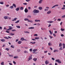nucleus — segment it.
<instances>
[{
  "instance_id": "61",
  "label": "nucleus",
  "mask_w": 65,
  "mask_h": 65,
  "mask_svg": "<svg viewBox=\"0 0 65 65\" xmlns=\"http://www.w3.org/2000/svg\"><path fill=\"white\" fill-rule=\"evenodd\" d=\"M19 41V39H17L15 41V42H18Z\"/></svg>"
},
{
  "instance_id": "39",
  "label": "nucleus",
  "mask_w": 65,
  "mask_h": 65,
  "mask_svg": "<svg viewBox=\"0 0 65 65\" xmlns=\"http://www.w3.org/2000/svg\"><path fill=\"white\" fill-rule=\"evenodd\" d=\"M24 5H27V4L26 3H24L23 4Z\"/></svg>"
},
{
  "instance_id": "19",
  "label": "nucleus",
  "mask_w": 65,
  "mask_h": 65,
  "mask_svg": "<svg viewBox=\"0 0 65 65\" xmlns=\"http://www.w3.org/2000/svg\"><path fill=\"white\" fill-rule=\"evenodd\" d=\"M63 49H64V48H65V44L64 43H63Z\"/></svg>"
},
{
  "instance_id": "15",
  "label": "nucleus",
  "mask_w": 65,
  "mask_h": 65,
  "mask_svg": "<svg viewBox=\"0 0 65 65\" xmlns=\"http://www.w3.org/2000/svg\"><path fill=\"white\" fill-rule=\"evenodd\" d=\"M28 22L29 23H32L33 22V21L32 20H29L28 21Z\"/></svg>"
},
{
  "instance_id": "1",
  "label": "nucleus",
  "mask_w": 65,
  "mask_h": 65,
  "mask_svg": "<svg viewBox=\"0 0 65 65\" xmlns=\"http://www.w3.org/2000/svg\"><path fill=\"white\" fill-rule=\"evenodd\" d=\"M39 11L38 10H36V9H35L34 11H33V12H34V15H36V14H35V13H39Z\"/></svg>"
},
{
  "instance_id": "28",
  "label": "nucleus",
  "mask_w": 65,
  "mask_h": 65,
  "mask_svg": "<svg viewBox=\"0 0 65 65\" xmlns=\"http://www.w3.org/2000/svg\"><path fill=\"white\" fill-rule=\"evenodd\" d=\"M13 6H14V7H15V8L16 7V5H15V4H13Z\"/></svg>"
},
{
  "instance_id": "25",
  "label": "nucleus",
  "mask_w": 65,
  "mask_h": 65,
  "mask_svg": "<svg viewBox=\"0 0 65 65\" xmlns=\"http://www.w3.org/2000/svg\"><path fill=\"white\" fill-rule=\"evenodd\" d=\"M27 17L28 18H31V16L30 15H28L27 16Z\"/></svg>"
},
{
  "instance_id": "8",
  "label": "nucleus",
  "mask_w": 65,
  "mask_h": 65,
  "mask_svg": "<svg viewBox=\"0 0 65 65\" xmlns=\"http://www.w3.org/2000/svg\"><path fill=\"white\" fill-rule=\"evenodd\" d=\"M45 64H48L49 63V62H48V61L47 60H46L45 62Z\"/></svg>"
},
{
  "instance_id": "10",
  "label": "nucleus",
  "mask_w": 65,
  "mask_h": 65,
  "mask_svg": "<svg viewBox=\"0 0 65 65\" xmlns=\"http://www.w3.org/2000/svg\"><path fill=\"white\" fill-rule=\"evenodd\" d=\"M9 34H10V35H11V36H12V35H14V34H12L11 32L9 33Z\"/></svg>"
},
{
  "instance_id": "14",
  "label": "nucleus",
  "mask_w": 65,
  "mask_h": 65,
  "mask_svg": "<svg viewBox=\"0 0 65 65\" xmlns=\"http://www.w3.org/2000/svg\"><path fill=\"white\" fill-rule=\"evenodd\" d=\"M24 21H28H28H29V19L26 18L24 19Z\"/></svg>"
},
{
  "instance_id": "37",
  "label": "nucleus",
  "mask_w": 65,
  "mask_h": 65,
  "mask_svg": "<svg viewBox=\"0 0 65 65\" xmlns=\"http://www.w3.org/2000/svg\"><path fill=\"white\" fill-rule=\"evenodd\" d=\"M44 10L45 11H48V9H44Z\"/></svg>"
},
{
  "instance_id": "50",
  "label": "nucleus",
  "mask_w": 65,
  "mask_h": 65,
  "mask_svg": "<svg viewBox=\"0 0 65 65\" xmlns=\"http://www.w3.org/2000/svg\"><path fill=\"white\" fill-rule=\"evenodd\" d=\"M3 64H4V62H3L1 63V65H4Z\"/></svg>"
},
{
  "instance_id": "58",
  "label": "nucleus",
  "mask_w": 65,
  "mask_h": 65,
  "mask_svg": "<svg viewBox=\"0 0 65 65\" xmlns=\"http://www.w3.org/2000/svg\"><path fill=\"white\" fill-rule=\"evenodd\" d=\"M59 50H62V47H60L59 49Z\"/></svg>"
},
{
  "instance_id": "6",
  "label": "nucleus",
  "mask_w": 65,
  "mask_h": 65,
  "mask_svg": "<svg viewBox=\"0 0 65 65\" xmlns=\"http://www.w3.org/2000/svg\"><path fill=\"white\" fill-rule=\"evenodd\" d=\"M47 23H49V24H51V23H53V22H54V21H47Z\"/></svg>"
},
{
  "instance_id": "30",
  "label": "nucleus",
  "mask_w": 65,
  "mask_h": 65,
  "mask_svg": "<svg viewBox=\"0 0 65 65\" xmlns=\"http://www.w3.org/2000/svg\"><path fill=\"white\" fill-rule=\"evenodd\" d=\"M9 57H13V55H9Z\"/></svg>"
},
{
  "instance_id": "41",
  "label": "nucleus",
  "mask_w": 65,
  "mask_h": 65,
  "mask_svg": "<svg viewBox=\"0 0 65 65\" xmlns=\"http://www.w3.org/2000/svg\"><path fill=\"white\" fill-rule=\"evenodd\" d=\"M61 18H65V15H64L63 16H62Z\"/></svg>"
},
{
  "instance_id": "55",
  "label": "nucleus",
  "mask_w": 65,
  "mask_h": 65,
  "mask_svg": "<svg viewBox=\"0 0 65 65\" xmlns=\"http://www.w3.org/2000/svg\"><path fill=\"white\" fill-rule=\"evenodd\" d=\"M52 60H53V61H54V60H55V58H52Z\"/></svg>"
},
{
  "instance_id": "7",
  "label": "nucleus",
  "mask_w": 65,
  "mask_h": 65,
  "mask_svg": "<svg viewBox=\"0 0 65 65\" xmlns=\"http://www.w3.org/2000/svg\"><path fill=\"white\" fill-rule=\"evenodd\" d=\"M51 13V11L49 10L47 12V14H50Z\"/></svg>"
},
{
  "instance_id": "64",
  "label": "nucleus",
  "mask_w": 65,
  "mask_h": 65,
  "mask_svg": "<svg viewBox=\"0 0 65 65\" xmlns=\"http://www.w3.org/2000/svg\"><path fill=\"white\" fill-rule=\"evenodd\" d=\"M9 65H12V63H9Z\"/></svg>"
},
{
  "instance_id": "44",
  "label": "nucleus",
  "mask_w": 65,
  "mask_h": 65,
  "mask_svg": "<svg viewBox=\"0 0 65 65\" xmlns=\"http://www.w3.org/2000/svg\"><path fill=\"white\" fill-rule=\"evenodd\" d=\"M11 47H12V48H14V46H13L12 45H11Z\"/></svg>"
},
{
  "instance_id": "59",
  "label": "nucleus",
  "mask_w": 65,
  "mask_h": 65,
  "mask_svg": "<svg viewBox=\"0 0 65 65\" xmlns=\"http://www.w3.org/2000/svg\"><path fill=\"white\" fill-rule=\"evenodd\" d=\"M55 5L54 6L52 7V8H55Z\"/></svg>"
},
{
  "instance_id": "48",
  "label": "nucleus",
  "mask_w": 65,
  "mask_h": 65,
  "mask_svg": "<svg viewBox=\"0 0 65 65\" xmlns=\"http://www.w3.org/2000/svg\"><path fill=\"white\" fill-rule=\"evenodd\" d=\"M53 36L55 37H56V35L55 34H53Z\"/></svg>"
},
{
  "instance_id": "24",
  "label": "nucleus",
  "mask_w": 65,
  "mask_h": 65,
  "mask_svg": "<svg viewBox=\"0 0 65 65\" xmlns=\"http://www.w3.org/2000/svg\"><path fill=\"white\" fill-rule=\"evenodd\" d=\"M24 40V38H22L21 39V41H23Z\"/></svg>"
},
{
  "instance_id": "53",
  "label": "nucleus",
  "mask_w": 65,
  "mask_h": 65,
  "mask_svg": "<svg viewBox=\"0 0 65 65\" xmlns=\"http://www.w3.org/2000/svg\"><path fill=\"white\" fill-rule=\"evenodd\" d=\"M34 36H38V35L37 34H35L34 35Z\"/></svg>"
},
{
  "instance_id": "23",
  "label": "nucleus",
  "mask_w": 65,
  "mask_h": 65,
  "mask_svg": "<svg viewBox=\"0 0 65 65\" xmlns=\"http://www.w3.org/2000/svg\"><path fill=\"white\" fill-rule=\"evenodd\" d=\"M29 29H34V27H29L28 28Z\"/></svg>"
},
{
  "instance_id": "45",
  "label": "nucleus",
  "mask_w": 65,
  "mask_h": 65,
  "mask_svg": "<svg viewBox=\"0 0 65 65\" xmlns=\"http://www.w3.org/2000/svg\"><path fill=\"white\" fill-rule=\"evenodd\" d=\"M49 37H50L51 39H52V38H53V37H52V36H49Z\"/></svg>"
},
{
  "instance_id": "54",
  "label": "nucleus",
  "mask_w": 65,
  "mask_h": 65,
  "mask_svg": "<svg viewBox=\"0 0 65 65\" xmlns=\"http://www.w3.org/2000/svg\"><path fill=\"white\" fill-rule=\"evenodd\" d=\"M12 32H13V31H15L16 30L15 29H13L12 30Z\"/></svg>"
},
{
  "instance_id": "38",
  "label": "nucleus",
  "mask_w": 65,
  "mask_h": 65,
  "mask_svg": "<svg viewBox=\"0 0 65 65\" xmlns=\"http://www.w3.org/2000/svg\"><path fill=\"white\" fill-rule=\"evenodd\" d=\"M61 30L62 31H64L65 29H64L61 28Z\"/></svg>"
},
{
  "instance_id": "5",
  "label": "nucleus",
  "mask_w": 65,
  "mask_h": 65,
  "mask_svg": "<svg viewBox=\"0 0 65 65\" xmlns=\"http://www.w3.org/2000/svg\"><path fill=\"white\" fill-rule=\"evenodd\" d=\"M56 62H58V63L59 64H60V63H61V61H59V59L56 60H55Z\"/></svg>"
},
{
  "instance_id": "3",
  "label": "nucleus",
  "mask_w": 65,
  "mask_h": 65,
  "mask_svg": "<svg viewBox=\"0 0 65 65\" xmlns=\"http://www.w3.org/2000/svg\"><path fill=\"white\" fill-rule=\"evenodd\" d=\"M32 55H31L30 56H29V57L28 58V60H27L28 61H29L30 60H32Z\"/></svg>"
},
{
  "instance_id": "36",
  "label": "nucleus",
  "mask_w": 65,
  "mask_h": 65,
  "mask_svg": "<svg viewBox=\"0 0 65 65\" xmlns=\"http://www.w3.org/2000/svg\"><path fill=\"white\" fill-rule=\"evenodd\" d=\"M10 8H11V9H12V8H13V6H12L10 7Z\"/></svg>"
},
{
  "instance_id": "52",
  "label": "nucleus",
  "mask_w": 65,
  "mask_h": 65,
  "mask_svg": "<svg viewBox=\"0 0 65 65\" xmlns=\"http://www.w3.org/2000/svg\"><path fill=\"white\" fill-rule=\"evenodd\" d=\"M29 51H30L31 52H32V48H30V50H29Z\"/></svg>"
},
{
  "instance_id": "34",
  "label": "nucleus",
  "mask_w": 65,
  "mask_h": 65,
  "mask_svg": "<svg viewBox=\"0 0 65 65\" xmlns=\"http://www.w3.org/2000/svg\"><path fill=\"white\" fill-rule=\"evenodd\" d=\"M19 21L20 20H18L16 22H15V23H19Z\"/></svg>"
},
{
  "instance_id": "63",
  "label": "nucleus",
  "mask_w": 65,
  "mask_h": 65,
  "mask_svg": "<svg viewBox=\"0 0 65 65\" xmlns=\"http://www.w3.org/2000/svg\"><path fill=\"white\" fill-rule=\"evenodd\" d=\"M37 25H38V26H39L40 25V24H39V23H37Z\"/></svg>"
},
{
  "instance_id": "18",
  "label": "nucleus",
  "mask_w": 65,
  "mask_h": 65,
  "mask_svg": "<svg viewBox=\"0 0 65 65\" xmlns=\"http://www.w3.org/2000/svg\"><path fill=\"white\" fill-rule=\"evenodd\" d=\"M49 32L50 33V34L51 35H52V34H53V32H52L51 31V30H49Z\"/></svg>"
},
{
  "instance_id": "49",
  "label": "nucleus",
  "mask_w": 65,
  "mask_h": 65,
  "mask_svg": "<svg viewBox=\"0 0 65 65\" xmlns=\"http://www.w3.org/2000/svg\"><path fill=\"white\" fill-rule=\"evenodd\" d=\"M13 63H14V64H16V62L15 61H13Z\"/></svg>"
},
{
  "instance_id": "43",
  "label": "nucleus",
  "mask_w": 65,
  "mask_h": 65,
  "mask_svg": "<svg viewBox=\"0 0 65 65\" xmlns=\"http://www.w3.org/2000/svg\"><path fill=\"white\" fill-rule=\"evenodd\" d=\"M4 38H6V39H9V38L6 37H4Z\"/></svg>"
},
{
  "instance_id": "27",
  "label": "nucleus",
  "mask_w": 65,
  "mask_h": 65,
  "mask_svg": "<svg viewBox=\"0 0 65 65\" xmlns=\"http://www.w3.org/2000/svg\"><path fill=\"white\" fill-rule=\"evenodd\" d=\"M37 58H34L33 59L34 61H37Z\"/></svg>"
},
{
  "instance_id": "4",
  "label": "nucleus",
  "mask_w": 65,
  "mask_h": 65,
  "mask_svg": "<svg viewBox=\"0 0 65 65\" xmlns=\"http://www.w3.org/2000/svg\"><path fill=\"white\" fill-rule=\"evenodd\" d=\"M37 51V49H34L33 50V52H32V53H33V54H37V53L35 52H36V51Z\"/></svg>"
},
{
  "instance_id": "35",
  "label": "nucleus",
  "mask_w": 65,
  "mask_h": 65,
  "mask_svg": "<svg viewBox=\"0 0 65 65\" xmlns=\"http://www.w3.org/2000/svg\"><path fill=\"white\" fill-rule=\"evenodd\" d=\"M62 45V44L61 43H60L59 45V47H60V46H61Z\"/></svg>"
},
{
  "instance_id": "47",
  "label": "nucleus",
  "mask_w": 65,
  "mask_h": 65,
  "mask_svg": "<svg viewBox=\"0 0 65 65\" xmlns=\"http://www.w3.org/2000/svg\"><path fill=\"white\" fill-rule=\"evenodd\" d=\"M0 4H3V2H0Z\"/></svg>"
},
{
  "instance_id": "31",
  "label": "nucleus",
  "mask_w": 65,
  "mask_h": 65,
  "mask_svg": "<svg viewBox=\"0 0 65 65\" xmlns=\"http://www.w3.org/2000/svg\"><path fill=\"white\" fill-rule=\"evenodd\" d=\"M16 27H17V28H21V27L20 26H16Z\"/></svg>"
},
{
  "instance_id": "40",
  "label": "nucleus",
  "mask_w": 65,
  "mask_h": 65,
  "mask_svg": "<svg viewBox=\"0 0 65 65\" xmlns=\"http://www.w3.org/2000/svg\"><path fill=\"white\" fill-rule=\"evenodd\" d=\"M24 53H28V52L27 51H24Z\"/></svg>"
},
{
  "instance_id": "26",
  "label": "nucleus",
  "mask_w": 65,
  "mask_h": 65,
  "mask_svg": "<svg viewBox=\"0 0 65 65\" xmlns=\"http://www.w3.org/2000/svg\"><path fill=\"white\" fill-rule=\"evenodd\" d=\"M48 45L49 46H52V43H48Z\"/></svg>"
},
{
  "instance_id": "42",
  "label": "nucleus",
  "mask_w": 65,
  "mask_h": 65,
  "mask_svg": "<svg viewBox=\"0 0 65 65\" xmlns=\"http://www.w3.org/2000/svg\"><path fill=\"white\" fill-rule=\"evenodd\" d=\"M17 51L18 52H20V51H21V50L20 49H18L17 50Z\"/></svg>"
},
{
  "instance_id": "46",
  "label": "nucleus",
  "mask_w": 65,
  "mask_h": 65,
  "mask_svg": "<svg viewBox=\"0 0 65 65\" xmlns=\"http://www.w3.org/2000/svg\"><path fill=\"white\" fill-rule=\"evenodd\" d=\"M6 50H7V51H9V48H6Z\"/></svg>"
},
{
  "instance_id": "2",
  "label": "nucleus",
  "mask_w": 65,
  "mask_h": 65,
  "mask_svg": "<svg viewBox=\"0 0 65 65\" xmlns=\"http://www.w3.org/2000/svg\"><path fill=\"white\" fill-rule=\"evenodd\" d=\"M8 28H9L8 29H7V31H9L10 30H12V27L11 26H9L8 27Z\"/></svg>"
},
{
  "instance_id": "62",
  "label": "nucleus",
  "mask_w": 65,
  "mask_h": 65,
  "mask_svg": "<svg viewBox=\"0 0 65 65\" xmlns=\"http://www.w3.org/2000/svg\"><path fill=\"white\" fill-rule=\"evenodd\" d=\"M62 9H63V10H64V9H65V7H63L62 8Z\"/></svg>"
},
{
  "instance_id": "51",
  "label": "nucleus",
  "mask_w": 65,
  "mask_h": 65,
  "mask_svg": "<svg viewBox=\"0 0 65 65\" xmlns=\"http://www.w3.org/2000/svg\"><path fill=\"white\" fill-rule=\"evenodd\" d=\"M61 19H58L57 20V21H61Z\"/></svg>"
},
{
  "instance_id": "21",
  "label": "nucleus",
  "mask_w": 65,
  "mask_h": 65,
  "mask_svg": "<svg viewBox=\"0 0 65 65\" xmlns=\"http://www.w3.org/2000/svg\"><path fill=\"white\" fill-rule=\"evenodd\" d=\"M20 9V8H17L15 9L16 10V11H19V10Z\"/></svg>"
},
{
  "instance_id": "33",
  "label": "nucleus",
  "mask_w": 65,
  "mask_h": 65,
  "mask_svg": "<svg viewBox=\"0 0 65 65\" xmlns=\"http://www.w3.org/2000/svg\"><path fill=\"white\" fill-rule=\"evenodd\" d=\"M35 39H39V37H36L35 38Z\"/></svg>"
},
{
  "instance_id": "11",
  "label": "nucleus",
  "mask_w": 65,
  "mask_h": 65,
  "mask_svg": "<svg viewBox=\"0 0 65 65\" xmlns=\"http://www.w3.org/2000/svg\"><path fill=\"white\" fill-rule=\"evenodd\" d=\"M1 41L2 42H5V40H4V39H2L1 40Z\"/></svg>"
},
{
  "instance_id": "13",
  "label": "nucleus",
  "mask_w": 65,
  "mask_h": 65,
  "mask_svg": "<svg viewBox=\"0 0 65 65\" xmlns=\"http://www.w3.org/2000/svg\"><path fill=\"white\" fill-rule=\"evenodd\" d=\"M22 42L21 41H19L18 42V44H20L22 43Z\"/></svg>"
},
{
  "instance_id": "22",
  "label": "nucleus",
  "mask_w": 65,
  "mask_h": 65,
  "mask_svg": "<svg viewBox=\"0 0 65 65\" xmlns=\"http://www.w3.org/2000/svg\"><path fill=\"white\" fill-rule=\"evenodd\" d=\"M39 9L40 10H42V7H39Z\"/></svg>"
},
{
  "instance_id": "9",
  "label": "nucleus",
  "mask_w": 65,
  "mask_h": 65,
  "mask_svg": "<svg viewBox=\"0 0 65 65\" xmlns=\"http://www.w3.org/2000/svg\"><path fill=\"white\" fill-rule=\"evenodd\" d=\"M25 12H28V10L27 9V8H25V10H24Z\"/></svg>"
},
{
  "instance_id": "16",
  "label": "nucleus",
  "mask_w": 65,
  "mask_h": 65,
  "mask_svg": "<svg viewBox=\"0 0 65 65\" xmlns=\"http://www.w3.org/2000/svg\"><path fill=\"white\" fill-rule=\"evenodd\" d=\"M4 18L5 20L6 19H8V17L7 16H5L4 17Z\"/></svg>"
},
{
  "instance_id": "29",
  "label": "nucleus",
  "mask_w": 65,
  "mask_h": 65,
  "mask_svg": "<svg viewBox=\"0 0 65 65\" xmlns=\"http://www.w3.org/2000/svg\"><path fill=\"white\" fill-rule=\"evenodd\" d=\"M18 58V56H14V59H17Z\"/></svg>"
},
{
  "instance_id": "17",
  "label": "nucleus",
  "mask_w": 65,
  "mask_h": 65,
  "mask_svg": "<svg viewBox=\"0 0 65 65\" xmlns=\"http://www.w3.org/2000/svg\"><path fill=\"white\" fill-rule=\"evenodd\" d=\"M42 1L43 0H40L39 2V4H41V3H42Z\"/></svg>"
},
{
  "instance_id": "32",
  "label": "nucleus",
  "mask_w": 65,
  "mask_h": 65,
  "mask_svg": "<svg viewBox=\"0 0 65 65\" xmlns=\"http://www.w3.org/2000/svg\"><path fill=\"white\" fill-rule=\"evenodd\" d=\"M56 52H58V50H55L54 51V52L55 53Z\"/></svg>"
},
{
  "instance_id": "12",
  "label": "nucleus",
  "mask_w": 65,
  "mask_h": 65,
  "mask_svg": "<svg viewBox=\"0 0 65 65\" xmlns=\"http://www.w3.org/2000/svg\"><path fill=\"white\" fill-rule=\"evenodd\" d=\"M35 22H40V20H36L35 21Z\"/></svg>"
},
{
  "instance_id": "56",
  "label": "nucleus",
  "mask_w": 65,
  "mask_h": 65,
  "mask_svg": "<svg viewBox=\"0 0 65 65\" xmlns=\"http://www.w3.org/2000/svg\"><path fill=\"white\" fill-rule=\"evenodd\" d=\"M50 50L51 51H52L53 50V48H52L51 47H50Z\"/></svg>"
},
{
  "instance_id": "57",
  "label": "nucleus",
  "mask_w": 65,
  "mask_h": 65,
  "mask_svg": "<svg viewBox=\"0 0 65 65\" xmlns=\"http://www.w3.org/2000/svg\"><path fill=\"white\" fill-rule=\"evenodd\" d=\"M30 0H26V2H29V1H30Z\"/></svg>"
},
{
  "instance_id": "60",
  "label": "nucleus",
  "mask_w": 65,
  "mask_h": 65,
  "mask_svg": "<svg viewBox=\"0 0 65 65\" xmlns=\"http://www.w3.org/2000/svg\"><path fill=\"white\" fill-rule=\"evenodd\" d=\"M17 18H15L14 19V21H16L17 20Z\"/></svg>"
},
{
  "instance_id": "20",
  "label": "nucleus",
  "mask_w": 65,
  "mask_h": 65,
  "mask_svg": "<svg viewBox=\"0 0 65 65\" xmlns=\"http://www.w3.org/2000/svg\"><path fill=\"white\" fill-rule=\"evenodd\" d=\"M24 9V7H21L20 8V9L21 10H23Z\"/></svg>"
}]
</instances>
